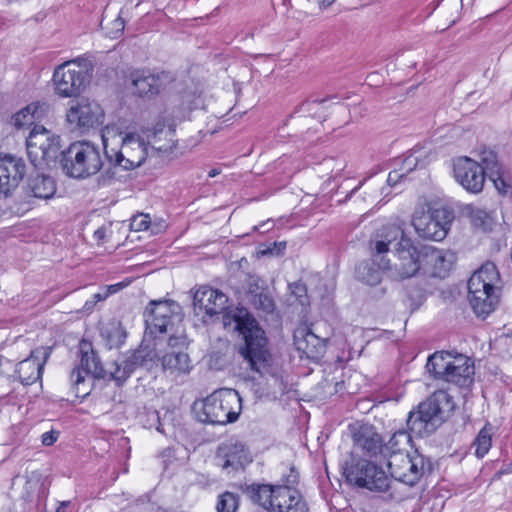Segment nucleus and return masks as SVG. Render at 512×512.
<instances>
[{
  "label": "nucleus",
  "instance_id": "nucleus-9",
  "mask_svg": "<svg viewBox=\"0 0 512 512\" xmlns=\"http://www.w3.org/2000/svg\"><path fill=\"white\" fill-rule=\"evenodd\" d=\"M387 466L391 477L409 486L418 483L432 469L431 462L417 451L412 455H396L388 460Z\"/></svg>",
  "mask_w": 512,
  "mask_h": 512
},
{
  "label": "nucleus",
  "instance_id": "nucleus-49",
  "mask_svg": "<svg viewBox=\"0 0 512 512\" xmlns=\"http://www.w3.org/2000/svg\"><path fill=\"white\" fill-rule=\"evenodd\" d=\"M94 238L98 241V243L103 242L106 238V228L101 227V228L97 229L94 232Z\"/></svg>",
  "mask_w": 512,
  "mask_h": 512
},
{
  "label": "nucleus",
  "instance_id": "nucleus-54",
  "mask_svg": "<svg viewBox=\"0 0 512 512\" xmlns=\"http://www.w3.org/2000/svg\"><path fill=\"white\" fill-rule=\"evenodd\" d=\"M275 250H276V248H274V245H272V246H267L265 249H260L258 251V253L261 255H274V254H276L274 252Z\"/></svg>",
  "mask_w": 512,
  "mask_h": 512
},
{
  "label": "nucleus",
  "instance_id": "nucleus-10",
  "mask_svg": "<svg viewBox=\"0 0 512 512\" xmlns=\"http://www.w3.org/2000/svg\"><path fill=\"white\" fill-rule=\"evenodd\" d=\"M453 219L452 211L441 207L416 214L412 224L419 237L427 240L442 241L447 236Z\"/></svg>",
  "mask_w": 512,
  "mask_h": 512
},
{
  "label": "nucleus",
  "instance_id": "nucleus-7",
  "mask_svg": "<svg viewBox=\"0 0 512 512\" xmlns=\"http://www.w3.org/2000/svg\"><path fill=\"white\" fill-rule=\"evenodd\" d=\"M346 480L370 491L384 492L390 487L385 471L367 459H354L344 467Z\"/></svg>",
  "mask_w": 512,
  "mask_h": 512
},
{
  "label": "nucleus",
  "instance_id": "nucleus-45",
  "mask_svg": "<svg viewBox=\"0 0 512 512\" xmlns=\"http://www.w3.org/2000/svg\"><path fill=\"white\" fill-rule=\"evenodd\" d=\"M299 474L293 468L290 470L289 475L283 480V485H277V487H285L289 489H294V486L298 484Z\"/></svg>",
  "mask_w": 512,
  "mask_h": 512
},
{
  "label": "nucleus",
  "instance_id": "nucleus-14",
  "mask_svg": "<svg viewBox=\"0 0 512 512\" xmlns=\"http://www.w3.org/2000/svg\"><path fill=\"white\" fill-rule=\"evenodd\" d=\"M66 119L73 129L88 130L103 123L104 111L96 101L81 98L71 103Z\"/></svg>",
  "mask_w": 512,
  "mask_h": 512
},
{
  "label": "nucleus",
  "instance_id": "nucleus-4",
  "mask_svg": "<svg viewBox=\"0 0 512 512\" xmlns=\"http://www.w3.org/2000/svg\"><path fill=\"white\" fill-rule=\"evenodd\" d=\"M63 171L70 177L85 179L97 174L103 159L98 145L90 141H76L62 152Z\"/></svg>",
  "mask_w": 512,
  "mask_h": 512
},
{
  "label": "nucleus",
  "instance_id": "nucleus-36",
  "mask_svg": "<svg viewBox=\"0 0 512 512\" xmlns=\"http://www.w3.org/2000/svg\"><path fill=\"white\" fill-rule=\"evenodd\" d=\"M101 335L110 349L120 347L126 339V331L118 321L109 322L104 326Z\"/></svg>",
  "mask_w": 512,
  "mask_h": 512
},
{
  "label": "nucleus",
  "instance_id": "nucleus-41",
  "mask_svg": "<svg viewBox=\"0 0 512 512\" xmlns=\"http://www.w3.org/2000/svg\"><path fill=\"white\" fill-rule=\"evenodd\" d=\"M34 112L35 108L33 107V105H28L27 107L23 108L22 110L13 115L12 124L17 129H21L25 126L33 124L35 120Z\"/></svg>",
  "mask_w": 512,
  "mask_h": 512
},
{
  "label": "nucleus",
  "instance_id": "nucleus-20",
  "mask_svg": "<svg viewBox=\"0 0 512 512\" xmlns=\"http://www.w3.org/2000/svg\"><path fill=\"white\" fill-rule=\"evenodd\" d=\"M168 74L153 73L149 70H138L131 74L132 85L139 96L152 97L160 92L168 80Z\"/></svg>",
  "mask_w": 512,
  "mask_h": 512
},
{
  "label": "nucleus",
  "instance_id": "nucleus-6",
  "mask_svg": "<svg viewBox=\"0 0 512 512\" xmlns=\"http://www.w3.org/2000/svg\"><path fill=\"white\" fill-rule=\"evenodd\" d=\"M113 129L106 127L102 134L104 153L110 163L119 166L124 170H131L139 167L147 156V145L145 141L135 133H126L121 137L120 149L110 147L109 139Z\"/></svg>",
  "mask_w": 512,
  "mask_h": 512
},
{
  "label": "nucleus",
  "instance_id": "nucleus-32",
  "mask_svg": "<svg viewBox=\"0 0 512 512\" xmlns=\"http://www.w3.org/2000/svg\"><path fill=\"white\" fill-rule=\"evenodd\" d=\"M430 261L432 263V275L445 278L453 266L455 256L448 251L436 250L431 253Z\"/></svg>",
  "mask_w": 512,
  "mask_h": 512
},
{
  "label": "nucleus",
  "instance_id": "nucleus-46",
  "mask_svg": "<svg viewBox=\"0 0 512 512\" xmlns=\"http://www.w3.org/2000/svg\"><path fill=\"white\" fill-rule=\"evenodd\" d=\"M111 290H106L104 293H97L93 296V301H87L84 305L86 311H91L95 304L99 301L105 300L110 295Z\"/></svg>",
  "mask_w": 512,
  "mask_h": 512
},
{
  "label": "nucleus",
  "instance_id": "nucleus-25",
  "mask_svg": "<svg viewBox=\"0 0 512 512\" xmlns=\"http://www.w3.org/2000/svg\"><path fill=\"white\" fill-rule=\"evenodd\" d=\"M275 512H307V506L297 490L278 487Z\"/></svg>",
  "mask_w": 512,
  "mask_h": 512
},
{
  "label": "nucleus",
  "instance_id": "nucleus-37",
  "mask_svg": "<svg viewBox=\"0 0 512 512\" xmlns=\"http://www.w3.org/2000/svg\"><path fill=\"white\" fill-rule=\"evenodd\" d=\"M134 370L133 364L130 362L129 358L126 357L121 362H114L112 368L107 371V375L109 374L118 385H122Z\"/></svg>",
  "mask_w": 512,
  "mask_h": 512
},
{
  "label": "nucleus",
  "instance_id": "nucleus-52",
  "mask_svg": "<svg viewBox=\"0 0 512 512\" xmlns=\"http://www.w3.org/2000/svg\"><path fill=\"white\" fill-rule=\"evenodd\" d=\"M440 298L445 302L452 301L455 298L453 290H441Z\"/></svg>",
  "mask_w": 512,
  "mask_h": 512
},
{
  "label": "nucleus",
  "instance_id": "nucleus-2",
  "mask_svg": "<svg viewBox=\"0 0 512 512\" xmlns=\"http://www.w3.org/2000/svg\"><path fill=\"white\" fill-rule=\"evenodd\" d=\"M150 314L147 316L146 335L158 337V334L169 335L164 341L160 361L164 370L186 373L190 370V358L184 349L187 338L179 331L182 323L181 307L175 301H152Z\"/></svg>",
  "mask_w": 512,
  "mask_h": 512
},
{
  "label": "nucleus",
  "instance_id": "nucleus-58",
  "mask_svg": "<svg viewBox=\"0 0 512 512\" xmlns=\"http://www.w3.org/2000/svg\"><path fill=\"white\" fill-rule=\"evenodd\" d=\"M220 172L217 170V169H212L209 171L208 173V176L209 177H215L216 175H218Z\"/></svg>",
  "mask_w": 512,
  "mask_h": 512
},
{
  "label": "nucleus",
  "instance_id": "nucleus-13",
  "mask_svg": "<svg viewBox=\"0 0 512 512\" xmlns=\"http://www.w3.org/2000/svg\"><path fill=\"white\" fill-rule=\"evenodd\" d=\"M53 81L58 95L77 96L87 82V71L74 61L66 62L55 69Z\"/></svg>",
  "mask_w": 512,
  "mask_h": 512
},
{
  "label": "nucleus",
  "instance_id": "nucleus-1",
  "mask_svg": "<svg viewBox=\"0 0 512 512\" xmlns=\"http://www.w3.org/2000/svg\"><path fill=\"white\" fill-rule=\"evenodd\" d=\"M194 305L213 316L225 312L222 318L225 329L237 331L244 344L239 354L251 370L264 376L271 373V354L267 348L265 331L245 308L227 311L228 296L222 290H195Z\"/></svg>",
  "mask_w": 512,
  "mask_h": 512
},
{
  "label": "nucleus",
  "instance_id": "nucleus-42",
  "mask_svg": "<svg viewBox=\"0 0 512 512\" xmlns=\"http://www.w3.org/2000/svg\"><path fill=\"white\" fill-rule=\"evenodd\" d=\"M424 290H406L404 301L411 311L417 310L425 301Z\"/></svg>",
  "mask_w": 512,
  "mask_h": 512
},
{
  "label": "nucleus",
  "instance_id": "nucleus-63",
  "mask_svg": "<svg viewBox=\"0 0 512 512\" xmlns=\"http://www.w3.org/2000/svg\"><path fill=\"white\" fill-rule=\"evenodd\" d=\"M156 429H157L159 432H161V431H162V430H161V426H160V425H159V426H157V428H156Z\"/></svg>",
  "mask_w": 512,
  "mask_h": 512
},
{
  "label": "nucleus",
  "instance_id": "nucleus-43",
  "mask_svg": "<svg viewBox=\"0 0 512 512\" xmlns=\"http://www.w3.org/2000/svg\"><path fill=\"white\" fill-rule=\"evenodd\" d=\"M253 303L257 308L262 309L265 312H271L274 309L273 298L263 290L259 294L253 296Z\"/></svg>",
  "mask_w": 512,
  "mask_h": 512
},
{
  "label": "nucleus",
  "instance_id": "nucleus-55",
  "mask_svg": "<svg viewBox=\"0 0 512 512\" xmlns=\"http://www.w3.org/2000/svg\"><path fill=\"white\" fill-rule=\"evenodd\" d=\"M273 245H274V248L277 249L276 255L281 254L286 248L285 242H280V243L274 242Z\"/></svg>",
  "mask_w": 512,
  "mask_h": 512
},
{
  "label": "nucleus",
  "instance_id": "nucleus-48",
  "mask_svg": "<svg viewBox=\"0 0 512 512\" xmlns=\"http://www.w3.org/2000/svg\"><path fill=\"white\" fill-rule=\"evenodd\" d=\"M416 152L410 154L407 156L404 160V164L407 167L408 170H412L413 168L418 166V159L419 157L415 155Z\"/></svg>",
  "mask_w": 512,
  "mask_h": 512
},
{
  "label": "nucleus",
  "instance_id": "nucleus-19",
  "mask_svg": "<svg viewBox=\"0 0 512 512\" xmlns=\"http://www.w3.org/2000/svg\"><path fill=\"white\" fill-rule=\"evenodd\" d=\"M352 440L354 449L361 450L364 456L370 458L382 457L383 440L373 426H359L353 431Z\"/></svg>",
  "mask_w": 512,
  "mask_h": 512
},
{
  "label": "nucleus",
  "instance_id": "nucleus-50",
  "mask_svg": "<svg viewBox=\"0 0 512 512\" xmlns=\"http://www.w3.org/2000/svg\"><path fill=\"white\" fill-rule=\"evenodd\" d=\"M131 283H132V280L130 278H126L125 280H123L119 283L106 285L105 288H125L128 285H130Z\"/></svg>",
  "mask_w": 512,
  "mask_h": 512
},
{
  "label": "nucleus",
  "instance_id": "nucleus-53",
  "mask_svg": "<svg viewBox=\"0 0 512 512\" xmlns=\"http://www.w3.org/2000/svg\"><path fill=\"white\" fill-rule=\"evenodd\" d=\"M308 1L318 5L319 8L327 7L334 2V0H308Z\"/></svg>",
  "mask_w": 512,
  "mask_h": 512
},
{
  "label": "nucleus",
  "instance_id": "nucleus-26",
  "mask_svg": "<svg viewBox=\"0 0 512 512\" xmlns=\"http://www.w3.org/2000/svg\"><path fill=\"white\" fill-rule=\"evenodd\" d=\"M500 273L493 262L487 261L481 265L468 279V287L499 288Z\"/></svg>",
  "mask_w": 512,
  "mask_h": 512
},
{
  "label": "nucleus",
  "instance_id": "nucleus-62",
  "mask_svg": "<svg viewBox=\"0 0 512 512\" xmlns=\"http://www.w3.org/2000/svg\"><path fill=\"white\" fill-rule=\"evenodd\" d=\"M153 414L156 417V419L158 420L159 419L158 414L156 412H154Z\"/></svg>",
  "mask_w": 512,
  "mask_h": 512
},
{
  "label": "nucleus",
  "instance_id": "nucleus-40",
  "mask_svg": "<svg viewBox=\"0 0 512 512\" xmlns=\"http://www.w3.org/2000/svg\"><path fill=\"white\" fill-rule=\"evenodd\" d=\"M239 506V498L232 492H224L218 498L217 512H236Z\"/></svg>",
  "mask_w": 512,
  "mask_h": 512
},
{
  "label": "nucleus",
  "instance_id": "nucleus-5",
  "mask_svg": "<svg viewBox=\"0 0 512 512\" xmlns=\"http://www.w3.org/2000/svg\"><path fill=\"white\" fill-rule=\"evenodd\" d=\"M241 409V398L235 390L220 389L202 402L197 418L203 423L225 425L235 422Z\"/></svg>",
  "mask_w": 512,
  "mask_h": 512
},
{
  "label": "nucleus",
  "instance_id": "nucleus-33",
  "mask_svg": "<svg viewBox=\"0 0 512 512\" xmlns=\"http://www.w3.org/2000/svg\"><path fill=\"white\" fill-rule=\"evenodd\" d=\"M462 212L470 219L473 226L483 231L491 230L494 220L489 212L472 204L464 206Z\"/></svg>",
  "mask_w": 512,
  "mask_h": 512
},
{
  "label": "nucleus",
  "instance_id": "nucleus-61",
  "mask_svg": "<svg viewBox=\"0 0 512 512\" xmlns=\"http://www.w3.org/2000/svg\"><path fill=\"white\" fill-rule=\"evenodd\" d=\"M135 280L141 282L143 280V278L142 277H137Z\"/></svg>",
  "mask_w": 512,
  "mask_h": 512
},
{
  "label": "nucleus",
  "instance_id": "nucleus-57",
  "mask_svg": "<svg viewBox=\"0 0 512 512\" xmlns=\"http://www.w3.org/2000/svg\"><path fill=\"white\" fill-rule=\"evenodd\" d=\"M323 102H324V100H321V101L315 100V101H314V102H312V103H306V104H303V105L301 106V108L303 109L304 107H307V110H310V107H311L312 105H314V104H321V103H323Z\"/></svg>",
  "mask_w": 512,
  "mask_h": 512
},
{
  "label": "nucleus",
  "instance_id": "nucleus-28",
  "mask_svg": "<svg viewBox=\"0 0 512 512\" xmlns=\"http://www.w3.org/2000/svg\"><path fill=\"white\" fill-rule=\"evenodd\" d=\"M277 489V485L252 484L246 488V494L255 504H258L266 510L275 512Z\"/></svg>",
  "mask_w": 512,
  "mask_h": 512
},
{
  "label": "nucleus",
  "instance_id": "nucleus-47",
  "mask_svg": "<svg viewBox=\"0 0 512 512\" xmlns=\"http://www.w3.org/2000/svg\"><path fill=\"white\" fill-rule=\"evenodd\" d=\"M58 436H59V432L55 431V430L45 432L41 437L42 444L45 446H51L57 441Z\"/></svg>",
  "mask_w": 512,
  "mask_h": 512
},
{
  "label": "nucleus",
  "instance_id": "nucleus-17",
  "mask_svg": "<svg viewBox=\"0 0 512 512\" xmlns=\"http://www.w3.org/2000/svg\"><path fill=\"white\" fill-rule=\"evenodd\" d=\"M454 176L463 188L471 193L482 191L485 178L484 171L477 161L462 157L454 162Z\"/></svg>",
  "mask_w": 512,
  "mask_h": 512
},
{
  "label": "nucleus",
  "instance_id": "nucleus-39",
  "mask_svg": "<svg viewBox=\"0 0 512 512\" xmlns=\"http://www.w3.org/2000/svg\"><path fill=\"white\" fill-rule=\"evenodd\" d=\"M491 437V427L488 426H484L478 433L476 439L473 442V446L475 447V454L478 458H482L488 453L489 449L491 448Z\"/></svg>",
  "mask_w": 512,
  "mask_h": 512
},
{
  "label": "nucleus",
  "instance_id": "nucleus-11",
  "mask_svg": "<svg viewBox=\"0 0 512 512\" xmlns=\"http://www.w3.org/2000/svg\"><path fill=\"white\" fill-rule=\"evenodd\" d=\"M403 228L398 224H386L378 228L369 240V251L375 263L383 261L388 255L402 248V244L410 242Z\"/></svg>",
  "mask_w": 512,
  "mask_h": 512
},
{
  "label": "nucleus",
  "instance_id": "nucleus-51",
  "mask_svg": "<svg viewBox=\"0 0 512 512\" xmlns=\"http://www.w3.org/2000/svg\"><path fill=\"white\" fill-rule=\"evenodd\" d=\"M403 175L399 174L396 171L390 172L388 175L387 182L389 185H395L399 178H401Z\"/></svg>",
  "mask_w": 512,
  "mask_h": 512
},
{
  "label": "nucleus",
  "instance_id": "nucleus-16",
  "mask_svg": "<svg viewBox=\"0 0 512 512\" xmlns=\"http://www.w3.org/2000/svg\"><path fill=\"white\" fill-rule=\"evenodd\" d=\"M27 172L25 161L16 155L0 154V197L13 195Z\"/></svg>",
  "mask_w": 512,
  "mask_h": 512
},
{
  "label": "nucleus",
  "instance_id": "nucleus-31",
  "mask_svg": "<svg viewBox=\"0 0 512 512\" xmlns=\"http://www.w3.org/2000/svg\"><path fill=\"white\" fill-rule=\"evenodd\" d=\"M453 359L454 356L449 352H435L428 358L426 369L435 379L444 381Z\"/></svg>",
  "mask_w": 512,
  "mask_h": 512
},
{
  "label": "nucleus",
  "instance_id": "nucleus-27",
  "mask_svg": "<svg viewBox=\"0 0 512 512\" xmlns=\"http://www.w3.org/2000/svg\"><path fill=\"white\" fill-rule=\"evenodd\" d=\"M25 192L32 197L47 200L54 196L56 184L50 176L37 174L28 179Z\"/></svg>",
  "mask_w": 512,
  "mask_h": 512
},
{
  "label": "nucleus",
  "instance_id": "nucleus-56",
  "mask_svg": "<svg viewBox=\"0 0 512 512\" xmlns=\"http://www.w3.org/2000/svg\"><path fill=\"white\" fill-rule=\"evenodd\" d=\"M153 147L160 152H168L172 149V146H156L155 144L153 145Z\"/></svg>",
  "mask_w": 512,
  "mask_h": 512
},
{
  "label": "nucleus",
  "instance_id": "nucleus-35",
  "mask_svg": "<svg viewBox=\"0 0 512 512\" xmlns=\"http://www.w3.org/2000/svg\"><path fill=\"white\" fill-rule=\"evenodd\" d=\"M377 263L369 261H362L355 268V277L363 284L376 286L381 282V269L374 266Z\"/></svg>",
  "mask_w": 512,
  "mask_h": 512
},
{
  "label": "nucleus",
  "instance_id": "nucleus-23",
  "mask_svg": "<svg viewBox=\"0 0 512 512\" xmlns=\"http://www.w3.org/2000/svg\"><path fill=\"white\" fill-rule=\"evenodd\" d=\"M473 375L474 366L470 359L463 355H456L444 381L460 387H468L473 382Z\"/></svg>",
  "mask_w": 512,
  "mask_h": 512
},
{
  "label": "nucleus",
  "instance_id": "nucleus-44",
  "mask_svg": "<svg viewBox=\"0 0 512 512\" xmlns=\"http://www.w3.org/2000/svg\"><path fill=\"white\" fill-rule=\"evenodd\" d=\"M42 484H40V479L37 475L30 476L25 484L26 494L25 499L30 500L36 489H40Z\"/></svg>",
  "mask_w": 512,
  "mask_h": 512
},
{
  "label": "nucleus",
  "instance_id": "nucleus-29",
  "mask_svg": "<svg viewBox=\"0 0 512 512\" xmlns=\"http://www.w3.org/2000/svg\"><path fill=\"white\" fill-rule=\"evenodd\" d=\"M411 434L406 430L394 432L386 443L383 442L382 458L390 460L396 455H405L404 452L412 442Z\"/></svg>",
  "mask_w": 512,
  "mask_h": 512
},
{
  "label": "nucleus",
  "instance_id": "nucleus-24",
  "mask_svg": "<svg viewBox=\"0 0 512 512\" xmlns=\"http://www.w3.org/2000/svg\"><path fill=\"white\" fill-rule=\"evenodd\" d=\"M297 349L308 357H317L325 350V340L314 334L309 328H299L294 334Z\"/></svg>",
  "mask_w": 512,
  "mask_h": 512
},
{
  "label": "nucleus",
  "instance_id": "nucleus-18",
  "mask_svg": "<svg viewBox=\"0 0 512 512\" xmlns=\"http://www.w3.org/2000/svg\"><path fill=\"white\" fill-rule=\"evenodd\" d=\"M217 458L221 461L223 469H231L233 471L243 469L252 461L246 446L237 440H230L220 445Z\"/></svg>",
  "mask_w": 512,
  "mask_h": 512
},
{
  "label": "nucleus",
  "instance_id": "nucleus-60",
  "mask_svg": "<svg viewBox=\"0 0 512 512\" xmlns=\"http://www.w3.org/2000/svg\"><path fill=\"white\" fill-rule=\"evenodd\" d=\"M357 190H358V187H356L355 189H353V190L351 191V194H355Z\"/></svg>",
  "mask_w": 512,
  "mask_h": 512
},
{
  "label": "nucleus",
  "instance_id": "nucleus-15",
  "mask_svg": "<svg viewBox=\"0 0 512 512\" xmlns=\"http://www.w3.org/2000/svg\"><path fill=\"white\" fill-rule=\"evenodd\" d=\"M79 363L71 372L70 379L73 385L79 386L87 376L104 379L107 370L102 366L99 357L93 350L92 344L87 341L79 343Z\"/></svg>",
  "mask_w": 512,
  "mask_h": 512
},
{
  "label": "nucleus",
  "instance_id": "nucleus-59",
  "mask_svg": "<svg viewBox=\"0 0 512 512\" xmlns=\"http://www.w3.org/2000/svg\"><path fill=\"white\" fill-rule=\"evenodd\" d=\"M68 505H69V502H62L56 512H61V510L65 509V507H67Z\"/></svg>",
  "mask_w": 512,
  "mask_h": 512
},
{
  "label": "nucleus",
  "instance_id": "nucleus-8",
  "mask_svg": "<svg viewBox=\"0 0 512 512\" xmlns=\"http://www.w3.org/2000/svg\"><path fill=\"white\" fill-rule=\"evenodd\" d=\"M386 276L394 281L410 279L420 270L419 252L413 242H405L402 248L393 252L390 257L377 263Z\"/></svg>",
  "mask_w": 512,
  "mask_h": 512
},
{
  "label": "nucleus",
  "instance_id": "nucleus-3",
  "mask_svg": "<svg viewBox=\"0 0 512 512\" xmlns=\"http://www.w3.org/2000/svg\"><path fill=\"white\" fill-rule=\"evenodd\" d=\"M453 409L452 397L444 390L435 391L418 405L417 410L410 411L407 427L417 437L428 436L436 431Z\"/></svg>",
  "mask_w": 512,
  "mask_h": 512
},
{
  "label": "nucleus",
  "instance_id": "nucleus-38",
  "mask_svg": "<svg viewBox=\"0 0 512 512\" xmlns=\"http://www.w3.org/2000/svg\"><path fill=\"white\" fill-rule=\"evenodd\" d=\"M130 228L134 231L151 230L152 234H158L165 228L164 223L151 224V219L148 214L140 213L131 218Z\"/></svg>",
  "mask_w": 512,
  "mask_h": 512
},
{
  "label": "nucleus",
  "instance_id": "nucleus-12",
  "mask_svg": "<svg viewBox=\"0 0 512 512\" xmlns=\"http://www.w3.org/2000/svg\"><path fill=\"white\" fill-rule=\"evenodd\" d=\"M28 157L34 166L56 158L59 137L43 126L36 125L26 139Z\"/></svg>",
  "mask_w": 512,
  "mask_h": 512
},
{
  "label": "nucleus",
  "instance_id": "nucleus-34",
  "mask_svg": "<svg viewBox=\"0 0 512 512\" xmlns=\"http://www.w3.org/2000/svg\"><path fill=\"white\" fill-rule=\"evenodd\" d=\"M42 365L35 358H27L17 365L16 372L22 384L30 385L40 378Z\"/></svg>",
  "mask_w": 512,
  "mask_h": 512
},
{
  "label": "nucleus",
  "instance_id": "nucleus-21",
  "mask_svg": "<svg viewBox=\"0 0 512 512\" xmlns=\"http://www.w3.org/2000/svg\"><path fill=\"white\" fill-rule=\"evenodd\" d=\"M467 300L477 317L486 318L498 307L500 290H468Z\"/></svg>",
  "mask_w": 512,
  "mask_h": 512
},
{
  "label": "nucleus",
  "instance_id": "nucleus-30",
  "mask_svg": "<svg viewBox=\"0 0 512 512\" xmlns=\"http://www.w3.org/2000/svg\"><path fill=\"white\" fill-rule=\"evenodd\" d=\"M484 171V178L488 176L500 190V185L504 186L502 179V167L498 161L497 155L491 150H484L480 154V162H478Z\"/></svg>",
  "mask_w": 512,
  "mask_h": 512
},
{
  "label": "nucleus",
  "instance_id": "nucleus-22",
  "mask_svg": "<svg viewBox=\"0 0 512 512\" xmlns=\"http://www.w3.org/2000/svg\"><path fill=\"white\" fill-rule=\"evenodd\" d=\"M155 342L154 346L140 345L131 355L128 356L130 362L133 364L134 369L138 367L151 370L160 361V354L163 352L164 337L158 334V337H153Z\"/></svg>",
  "mask_w": 512,
  "mask_h": 512
}]
</instances>
